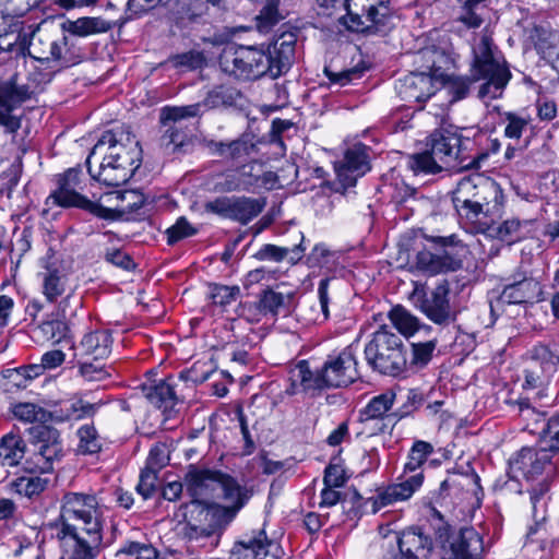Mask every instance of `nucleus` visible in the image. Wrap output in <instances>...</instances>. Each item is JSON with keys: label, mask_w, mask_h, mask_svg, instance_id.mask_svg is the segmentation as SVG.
<instances>
[{"label": "nucleus", "mask_w": 559, "mask_h": 559, "mask_svg": "<svg viewBox=\"0 0 559 559\" xmlns=\"http://www.w3.org/2000/svg\"><path fill=\"white\" fill-rule=\"evenodd\" d=\"M105 507L94 493L66 492L61 499L56 538L59 545L100 552Z\"/></svg>", "instance_id": "nucleus-1"}, {"label": "nucleus", "mask_w": 559, "mask_h": 559, "mask_svg": "<svg viewBox=\"0 0 559 559\" xmlns=\"http://www.w3.org/2000/svg\"><path fill=\"white\" fill-rule=\"evenodd\" d=\"M296 41L294 33H284L266 50L253 46L226 47L219 56V67L237 79H276L290 69Z\"/></svg>", "instance_id": "nucleus-2"}, {"label": "nucleus", "mask_w": 559, "mask_h": 559, "mask_svg": "<svg viewBox=\"0 0 559 559\" xmlns=\"http://www.w3.org/2000/svg\"><path fill=\"white\" fill-rule=\"evenodd\" d=\"M471 72L475 81H484L478 90L480 99H497L502 96L511 79V72L493 45L492 38L487 34H481L473 46Z\"/></svg>", "instance_id": "nucleus-3"}, {"label": "nucleus", "mask_w": 559, "mask_h": 559, "mask_svg": "<svg viewBox=\"0 0 559 559\" xmlns=\"http://www.w3.org/2000/svg\"><path fill=\"white\" fill-rule=\"evenodd\" d=\"M185 486L192 499L205 501L212 497H223L227 502L237 501L238 508H242L250 498L248 490L240 487L230 476L194 466H190L187 472Z\"/></svg>", "instance_id": "nucleus-4"}, {"label": "nucleus", "mask_w": 559, "mask_h": 559, "mask_svg": "<svg viewBox=\"0 0 559 559\" xmlns=\"http://www.w3.org/2000/svg\"><path fill=\"white\" fill-rule=\"evenodd\" d=\"M368 365L382 374L399 376L406 366V349L402 338L383 325L365 347Z\"/></svg>", "instance_id": "nucleus-5"}, {"label": "nucleus", "mask_w": 559, "mask_h": 559, "mask_svg": "<svg viewBox=\"0 0 559 559\" xmlns=\"http://www.w3.org/2000/svg\"><path fill=\"white\" fill-rule=\"evenodd\" d=\"M230 506L222 507L204 500L192 499L183 506V516L190 531V537H209L225 527L241 509L237 501Z\"/></svg>", "instance_id": "nucleus-6"}, {"label": "nucleus", "mask_w": 559, "mask_h": 559, "mask_svg": "<svg viewBox=\"0 0 559 559\" xmlns=\"http://www.w3.org/2000/svg\"><path fill=\"white\" fill-rule=\"evenodd\" d=\"M38 25L34 26V33H28L27 55L39 61H53L59 68H66L81 61L82 55L69 47V38L62 36L53 39L48 34H36Z\"/></svg>", "instance_id": "nucleus-7"}, {"label": "nucleus", "mask_w": 559, "mask_h": 559, "mask_svg": "<svg viewBox=\"0 0 559 559\" xmlns=\"http://www.w3.org/2000/svg\"><path fill=\"white\" fill-rule=\"evenodd\" d=\"M201 116V105L166 106L160 109L159 122L164 129L160 143L173 152L180 151L189 141L182 121Z\"/></svg>", "instance_id": "nucleus-8"}, {"label": "nucleus", "mask_w": 559, "mask_h": 559, "mask_svg": "<svg viewBox=\"0 0 559 559\" xmlns=\"http://www.w3.org/2000/svg\"><path fill=\"white\" fill-rule=\"evenodd\" d=\"M35 438L32 454L26 461L27 468L32 474L50 473L63 455L60 435L56 429L41 426L36 429Z\"/></svg>", "instance_id": "nucleus-9"}, {"label": "nucleus", "mask_w": 559, "mask_h": 559, "mask_svg": "<svg viewBox=\"0 0 559 559\" xmlns=\"http://www.w3.org/2000/svg\"><path fill=\"white\" fill-rule=\"evenodd\" d=\"M80 174L81 171L75 168L66 171L58 180L59 188L49 195L48 201L51 200L53 204L63 207H80L97 217L109 219L112 212L110 209L98 202H93L75 191L80 181Z\"/></svg>", "instance_id": "nucleus-10"}, {"label": "nucleus", "mask_w": 559, "mask_h": 559, "mask_svg": "<svg viewBox=\"0 0 559 559\" xmlns=\"http://www.w3.org/2000/svg\"><path fill=\"white\" fill-rule=\"evenodd\" d=\"M449 294V283L443 281L430 293L416 289L413 294V300L415 307L430 321L439 325H447L455 320V312L450 305Z\"/></svg>", "instance_id": "nucleus-11"}, {"label": "nucleus", "mask_w": 559, "mask_h": 559, "mask_svg": "<svg viewBox=\"0 0 559 559\" xmlns=\"http://www.w3.org/2000/svg\"><path fill=\"white\" fill-rule=\"evenodd\" d=\"M141 147L139 141L124 128L105 132L97 143L94 145L93 151L90 154V158L99 155H116V160H121L123 156H132L131 165L140 167L141 164Z\"/></svg>", "instance_id": "nucleus-12"}, {"label": "nucleus", "mask_w": 559, "mask_h": 559, "mask_svg": "<svg viewBox=\"0 0 559 559\" xmlns=\"http://www.w3.org/2000/svg\"><path fill=\"white\" fill-rule=\"evenodd\" d=\"M36 92L35 85L20 83L16 75L0 83V124L8 132L13 133L21 127L20 119L10 112Z\"/></svg>", "instance_id": "nucleus-13"}, {"label": "nucleus", "mask_w": 559, "mask_h": 559, "mask_svg": "<svg viewBox=\"0 0 559 559\" xmlns=\"http://www.w3.org/2000/svg\"><path fill=\"white\" fill-rule=\"evenodd\" d=\"M437 539L442 547L450 545L442 559H479L484 550L483 538L473 527H463L454 536L448 527L439 528Z\"/></svg>", "instance_id": "nucleus-14"}, {"label": "nucleus", "mask_w": 559, "mask_h": 559, "mask_svg": "<svg viewBox=\"0 0 559 559\" xmlns=\"http://www.w3.org/2000/svg\"><path fill=\"white\" fill-rule=\"evenodd\" d=\"M462 136L453 131L441 129L433 131L427 146L444 168H468L471 163L464 164L461 158Z\"/></svg>", "instance_id": "nucleus-15"}, {"label": "nucleus", "mask_w": 559, "mask_h": 559, "mask_svg": "<svg viewBox=\"0 0 559 559\" xmlns=\"http://www.w3.org/2000/svg\"><path fill=\"white\" fill-rule=\"evenodd\" d=\"M118 157V154L104 155L97 170H94L91 166L92 158L88 156L86 164L91 177L108 187H118L128 182L139 167L131 165L132 156H123L119 162L114 159Z\"/></svg>", "instance_id": "nucleus-16"}, {"label": "nucleus", "mask_w": 559, "mask_h": 559, "mask_svg": "<svg viewBox=\"0 0 559 559\" xmlns=\"http://www.w3.org/2000/svg\"><path fill=\"white\" fill-rule=\"evenodd\" d=\"M551 459V454L545 448H523L518 455L510 461V468L513 472H521L527 479H534L543 473H546V476L549 477L555 475L556 472V464Z\"/></svg>", "instance_id": "nucleus-17"}, {"label": "nucleus", "mask_w": 559, "mask_h": 559, "mask_svg": "<svg viewBox=\"0 0 559 559\" xmlns=\"http://www.w3.org/2000/svg\"><path fill=\"white\" fill-rule=\"evenodd\" d=\"M280 546L276 542L269 539L265 532L260 530L250 535H245L236 542L229 559H266L278 558Z\"/></svg>", "instance_id": "nucleus-18"}, {"label": "nucleus", "mask_w": 559, "mask_h": 559, "mask_svg": "<svg viewBox=\"0 0 559 559\" xmlns=\"http://www.w3.org/2000/svg\"><path fill=\"white\" fill-rule=\"evenodd\" d=\"M559 365V354L544 345L534 347L530 352L527 367L525 368V385L534 389L543 384L546 377L556 370Z\"/></svg>", "instance_id": "nucleus-19"}, {"label": "nucleus", "mask_w": 559, "mask_h": 559, "mask_svg": "<svg viewBox=\"0 0 559 559\" xmlns=\"http://www.w3.org/2000/svg\"><path fill=\"white\" fill-rule=\"evenodd\" d=\"M356 359L350 349H344L337 357L323 365L322 372L329 388L346 386L358 377Z\"/></svg>", "instance_id": "nucleus-20"}, {"label": "nucleus", "mask_w": 559, "mask_h": 559, "mask_svg": "<svg viewBox=\"0 0 559 559\" xmlns=\"http://www.w3.org/2000/svg\"><path fill=\"white\" fill-rule=\"evenodd\" d=\"M423 481V472L409 476L403 474L402 481L388 486L372 498V512L376 513L383 507L409 499L421 487Z\"/></svg>", "instance_id": "nucleus-21"}, {"label": "nucleus", "mask_w": 559, "mask_h": 559, "mask_svg": "<svg viewBox=\"0 0 559 559\" xmlns=\"http://www.w3.org/2000/svg\"><path fill=\"white\" fill-rule=\"evenodd\" d=\"M396 91L408 103H423L435 95V80L426 71L412 72L399 81Z\"/></svg>", "instance_id": "nucleus-22"}, {"label": "nucleus", "mask_w": 559, "mask_h": 559, "mask_svg": "<svg viewBox=\"0 0 559 559\" xmlns=\"http://www.w3.org/2000/svg\"><path fill=\"white\" fill-rule=\"evenodd\" d=\"M112 338L108 331L98 330L85 334L75 347L76 356L95 361L107 358L111 353Z\"/></svg>", "instance_id": "nucleus-23"}, {"label": "nucleus", "mask_w": 559, "mask_h": 559, "mask_svg": "<svg viewBox=\"0 0 559 559\" xmlns=\"http://www.w3.org/2000/svg\"><path fill=\"white\" fill-rule=\"evenodd\" d=\"M397 544L402 556L394 559H428L432 549L431 539L416 528L403 532Z\"/></svg>", "instance_id": "nucleus-24"}, {"label": "nucleus", "mask_w": 559, "mask_h": 559, "mask_svg": "<svg viewBox=\"0 0 559 559\" xmlns=\"http://www.w3.org/2000/svg\"><path fill=\"white\" fill-rule=\"evenodd\" d=\"M540 293L538 282L533 278H523L507 285L498 299L497 307L521 305L533 301Z\"/></svg>", "instance_id": "nucleus-25"}, {"label": "nucleus", "mask_w": 559, "mask_h": 559, "mask_svg": "<svg viewBox=\"0 0 559 559\" xmlns=\"http://www.w3.org/2000/svg\"><path fill=\"white\" fill-rule=\"evenodd\" d=\"M415 264L419 271L427 275L452 272L461 267V261L447 251L440 254H435L427 250L418 251Z\"/></svg>", "instance_id": "nucleus-26"}, {"label": "nucleus", "mask_w": 559, "mask_h": 559, "mask_svg": "<svg viewBox=\"0 0 559 559\" xmlns=\"http://www.w3.org/2000/svg\"><path fill=\"white\" fill-rule=\"evenodd\" d=\"M9 31L0 33V52H13L16 56L26 53L28 33H34V25H25L23 21L15 20L9 23Z\"/></svg>", "instance_id": "nucleus-27"}, {"label": "nucleus", "mask_w": 559, "mask_h": 559, "mask_svg": "<svg viewBox=\"0 0 559 559\" xmlns=\"http://www.w3.org/2000/svg\"><path fill=\"white\" fill-rule=\"evenodd\" d=\"M283 305L284 295L282 293L266 289L263 290L257 302L246 306L243 311L247 312L246 316L249 321L259 322L261 317L277 316L278 309L283 307Z\"/></svg>", "instance_id": "nucleus-28"}, {"label": "nucleus", "mask_w": 559, "mask_h": 559, "mask_svg": "<svg viewBox=\"0 0 559 559\" xmlns=\"http://www.w3.org/2000/svg\"><path fill=\"white\" fill-rule=\"evenodd\" d=\"M64 32L79 37L106 33L111 23L100 16H84L76 20H67L61 24Z\"/></svg>", "instance_id": "nucleus-29"}, {"label": "nucleus", "mask_w": 559, "mask_h": 559, "mask_svg": "<svg viewBox=\"0 0 559 559\" xmlns=\"http://www.w3.org/2000/svg\"><path fill=\"white\" fill-rule=\"evenodd\" d=\"M97 404L85 402L81 399L66 402L59 408L49 412V419L56 423L67 420H80L91 417L96 413Z\"/></svg>", "instance_id": "nucleus-30"}, {"label": "nucleus", "mask_w": 559, "mask_h": 559, "mask_svg": "<svg viewBox=\"0 0 559 559\" xmlns=\"http://www.w3.org/2000/svg\"><path fill=\"white\" fill-rule=\"evenodd\" d=\"M143 396L155 407L167 412L177 401L173 385L167 381L155 384H144L141 388Z\"/></svg>", "instance_id": "nucleus-31"}, {"label": "nucleus", "mask_w": 559, "mask_h": 559, "mask_svg": "<svg viewBox=\"0 0 559 559\" xmlns=\"http://www.w3.org/2000/svg\"><path fill=\"white\" fill-rule=\"evenodd\" d=\"M300 243L289 248V247H280L275 245H264L261 249L255 253V258L260 261H274L281 262L285 259H288L289 262L296 263L298 262L305 249L301 243L304 240V236L299 233Z\"/></svg>", "instance_id": "nucleus-32"}, {"label": "nucleus", "mask_w": 559, "mask_h": 559, "mask_svg": "<svg viewBox=\"0 0 559 559\" xmlns=\"http://www.w3.org/2000/svg\"><path fill=\"white\" fill-rule=\"evenodd\" d=\"M26 444L14 432L7 433L0 440V462L3 466H16L25 455Z\"/></svg>", "instance_id": "nucleus-33"}, {"label": "nucleus", "mask_w": 559, "mask_h": 559, "mask_svg": "<svg viewBox=\"0 0 559 559\" xmlns=\"http://www.w3.org/2000/svg\"><path fill=\"white\" fill-rule=\"evenodd\" d=\"M102 199H105V202L110 204L111 206H107L110 209L111 217H114L115 211L118 212H133L142 207L144 201L143 195L134 190L129 191H114L104 194Z\"/></svg>", "instance_id": "nucleus-34"}, {"label": "nucleus", "mask_w": 559, "mask_h": 559, "mask_svg": "<svg viewBox=\"0 0 559 559\" xmlns=\"http://www.w3.org/2000/svg\"><path fill=\"white\" fill-rule=\"evenodd\" d=\"M292 380L299 382L305 391L322 390L328 386L322 369L313 372L306 360L299 361L292 370Z\"/></svg>", "instance_id": "nucleus-35"}, {"label": "nucleus", "mask_w": 559, "mask_h": 559, "mask_svg": "<svg viewBox=\"0 0 559 559\" xmlns=\"http://www.w3.org/2000/svg\"><path fill=\"white\" fill-rule=\"evenodd\" d=\"M43 293L47 300L53 302L62 296L68 287L67 275L57 267L47 266L41 273Z\"/></svg>", "instance_id": "nucleus-36"}, {"label": "nucleus", "mask_w": 559, "mask_h": 559, "mask_svg": "<svg viewBox=\"0 0 559 559\" xmlns=\"http://www.w3.org/2000/svg\"><path fill=\"white\" fill-rule=\"evenodd\" d=\"M265 202L260 199L234 197L230 219L248 224L263 210Z\"/></svg>", "instance_id": "nucleus-37"}, {"label": "nucleus", "mask_w": 559, "mask_h": 559, "mask_svg": "<svg viewBox=\"0 0 559 559\" xmlns=\"http://www.w3.org/2000/svg\"><path fill=\"white\" fill-rule=\"evenodd\" d=\"M478 231L486 233L508 245H512L522 237L521 223L518 219H507L499 225H480Z\"/></svg>", "instance_id": "nucleus-38"}, {"label": "nucleus", "mask_w": 559, "mask_h": 559, "mask_svg": "<svg viewBox=\"0 0 559 559\" xmlns=\"http://www.w3.org/2000/svg\"><path fill=\"white\" fill-rule=\"evenodd\" d=\"M396 394L388 390L372 397L366 407L361 411V420L381 419L391 409Z\"/></svg>", "instance_id": "nucleus-39"}, {"label": "nucleus", "mask_w": 559, "mask_h": 559, "mask_svg": "<svg viewBox=\"0 0 559 559\" xmlns=\"http://www.w3.org/2000/svg\"><path fill=\"white\" fill-rule=\"evenodd\" d=\"M436 156L428 148L421 153L413 154L408 157V168L415 174L435 175L444 169L441 163L436 160Z\"/></svg>", "instance_id": "nucleus-40"}, {"label": "nucleus", "mask_w": 559, "mask_h": 559, "mask_svg": "<svg viewBox=\"0 0 559 559\" xmlns=\"http://www.w3.org/2000/svg\"><path fill=\"white\" fill-rule=\"evenodd\" d=\"M486 188L478 189L477 185L471 178H463L459 181L453 191L452 202L454 207L469 204L472 201L485 198Z\"/></svg>", "instance_id": "nucleus-41"}, {"label": "nucleus", "mask_w": 559, "mask_h": 559, "mask_svg": "<svg viewBox=\"0 0 559 559\" xmlns=\"http://www.w3.org/2000/svg\"><path fill=\"white\" fill-rule=\"evenodd\" d=\"M165 4L177 21H192L201 14L203 0H167Z\"/></svg>", "instance_id": "nucleus-42"}, {"label": "nucleus", "mask_w": 559, "mask_h": 559, "mask_svg": "<svg viewBox=\"0 0 559 559\" xmlns=\"http://www.w3.org/2000/svg\"><path fill=\"white\" fill-rule=\"evenodd\" d=\"M345 8L347 11L345 24L353 32H366L370 28L365 15L364 0H346Z\"/></svg>", "instance_id": "nucleus-43"}, {"label": "nucleus", "mask_w": 559, "mask_h": 559, "mask_svg": "<svg viewBox=\"0 0 559 559\" xmlns=\"http://www.w3.org/2000/svg\"><path fill=\"white\" fill-rule=\"evenodd\" d=\"M395 329L405 336L413 335L419 329V320L402 306H395L389 313Z\"/></svg>", "instance_id": "nucleus-44"}, {"label": "nucleus", "mask_w": 559, "mask_h": 559, "mask_svg": "<svg viewBox=\"0 0 559 559\" xmlns=\"http://www.w3.org/2000/svg\"><path fill=\"white\" fill-rule=\"evenodd\" d=\"M342 163L354 169L356 174L364 176L370 169L369 147L364 144H355L346 151Z\"/></svg>", "instance_id": "nucleus-45"}, {"label": "nucleus", "mask_w": 559, "mask_h": 559, "mask_svg": "<svg viewBox=\"0 0 559 559\" xmlns=\"http://www.w3.org/2000/svg\"><path fill=\"white\" fill-rule=\"evenodd\" d=\"M433 447L426 441H416L411 449L408 461L404 465V475H413L420 472L427 457L432 453Z\"/></svg>", "instance_id": "nucleus-46"}, {"label": "nucleus", "mask_w": 559, "mask_h": 559, "mask_svg": "<svg viewBox=\"0 0 559 559\" xmlns=\"http://www.w3.org/2000/svg\"><path fill=\"white\" fill-rule=\"evenodd\" d=\"M485 0H466L462 7L459 21L471 28H477L483 23V13L485 11Z\"/></svg>", "instance_id": "nucleus-47"}, {"label": "nucleus", "mask_w": 559, "mask_h": 559, "mask_svg": "<svg viewBox=\"0 0 559 559\" xmlns=\"http://www.w3.org/2000/svg\"><path fill=\"white\" fill-rule=\"evenodd\" d=\"M241 191H252L261 188L262 179V165L249 164L243 165L238 169Z\"/></svg>", "instance_id": "nucleus-48"}, {"label": "nucleus", "mask_w": 559, "mask_h": 559, "mask_svg": "<svg viewBox=\"0 0 559 559\" xmlns=\"http://www.w3.org/2000/svg\"><path fill=\"white\" fill-rule=\"evenodd\" d=\"M12 413L17 419L25 423H45L49 420V412L34 403L15 404L12 408Z\"/></svg>", "instance_id": "nucleus-49"}, {"label": "nucleus", "mask_w": 559, "mask_h": 559, "mask_svg": "<svg viewBox=\"0 0 559 559\" xmlns=\"http://www.w3.org/2000/svg\"><path fill=\"white\" fill-rule=\"evenodd\" d=\"M117 556L119 559H158V551L150 544L130 542Z\"/></svg>", "instance_id": "nucleus-50"}, {"label": "nucleus", "mask_w": 559, "mask_h": 559, "mask_svg": "<svg viewBox=\"0 0 559 559\" xmlns=\"http://www.w3.org/2000/svg\"><path fill=\"white\" fill-rule=\"evenodd\" d=\"M488 202L486 201V198L474 200L469 204L456 206L457 213L466 218L468 222L475 225V230L478 231V227L480 225L488 224L487 222H483L481 218L486 217V212L484 210V206L487 205Z\"/></svg>", "instance_id": "nucleus-51"}, {"label": "nucleus", "mask_w": 559, "mask_h": 559, "mask_svg": "<svg viewBox=\"0 0 559 559\" xmlns=\"http://www.w3.org/2000/svg\"><path fill=\"white\" fill-rule=\"evenodd\" d=\"M13 556L22 559H38L40 549L37 543L26 535H17L12 540Z\"/></svg>", "instance_id": "nucleus-52"}, {"label": "nucleus", "mask_w": 559, "mask_h": 559, "mask_svg": "<svg viewBox=\"0 0 559 559\" xmlns=\"http://www.w3.org/2000/svg\"><path fill=\"white\" fill-rule=\"evenodd\" d=\"M417 61L425 62V69L428 75L435 80L436 78L442 76L440 72L441 66L440 60L444 58L443 52L436 47H428L417 52Z\"/></svg>", "instance_id": "nucleus-53"}, {"label": "nucleus", "mask_w": 559, "mask_h": 559, "mask_svg": "<svg viewBox=\"0 0 559 559\" xmlns=\"http://www.w3.org/2000/svg\"><path fill=\"white\" fill-rule=\"evenodd\" d=\"M80 439L78 450L83 454L97 453L102 445L96 429L93 426L85 425L78 431Z\"/></svg>", "instance_id": "nucleus-54"}, {"label": "nucleus", "mask_w": 559, "mask_h": 559, "mask_svg": "<svg viewBox=\"0 0 559 559\" xmlns=\"http://www.w3.org/2000/svg\"><path fill=\"white\" fill-rule=\"evenodd\" d=\"M473 82L474 78L468 76H450L445 82V91L451 97V103L465 98Z\"/></svg>", "instance_id": "nucleus-55"}, {"label": "nucleus", "mask_w": 559, "mask_h": 559, "mask_svg": "<svg viewBox=\"0 0 559 559\" xmlns=\"http://www.w3.org/2000/svg\"><path fill=\"white\" fill-rule=\"evenodd\" d=\"M29 0H0V16L4 21L20 20L29 9Z\"/></svg>", "instance_id": "nucleus-56"}, {"label": "nucleus", "mask_w": 559, "mask_h": 559, "mask_svg": "<svg viewBox=\"0 0 559 559\" xmlns=\"http://www.w3.org/2000/svg\"><path fill=\"white\" fill-rule=\"evenodd\" d=\"M236 93L234 91H224L223 87L215 88L210 91L206 97L194 105H201V115L206 109L216 108L224 105H230L234 103V95Z\"/></svg>", "instance_id": "nucleus-57"}, {"label": "nucleus", "mask_w": 559, "mask_h": 559, "mask_svg": "<svg viewBox=\"0 0 559 559\" xmlns=\"http://www.w3.org/2000/svg\"><path fill=\"white\" fill-rule=\"evenodd\" d=\"M28 370L27 368L8 369L0 378V385L5 391H10L14 386L26 388L27 381L34 378Z\"/></svg>", "instance_id": "nucleus-58"}, {"label": "nucleus", "mask_w": 559, "mask_h": 559, "mask_svg": "<svg viewBox=\"0 0 559 559\" xmlns=\"http://www.w3.org/2000/svg\"><path fill=\"white\" fill-rule=\"evenodd\" d=\"M211 146L222 157L233 160L243 158V155H247L249 150L247 143L241 141H233L230 143L212 142Z\"/></svg>", "instance_id": "nucleus-59"}, {"label": "nucleus", "mask_w": 559, "mask_h": 559, "mask_svg": "<svg viewBox=\"0 0 559 559\" xmlns=\"http://www.w3.org/2000/svg\"><path fill=\"white\" fill-rule=\"evenodd\" d=\"M504 120L507 126L504 128V135L509 139L519 140L523 131L527 128L530 119L519 116L514 112H504Z\"/></svg>", "instance_id": "nucleus-60"}, {"label": "nucleus", "mask_w": 559, "mask_h": 559, "mask_svg": "<svg viewBox=\"0 0 559 559\" xmlns=\"http://www.w3.org/2000/svg\"><path fill=\"white\" fill-rule=\"evenodd\" d=\"M542 440L549 447V450H559V415L548 419L542 430L538 431Z\"/></svg>", "instance_id": "nucleus-61"}, {"label": "nucleus", "mask_w": 559, "mask_h": 559, "mask_svg": "<svg viewBox=\"0 0 559 559\" xmlns=\"http://www.w3.org/2000/svg\"><path fill=\"white\" fill-rule=\"evenodd\" d=\"M239 178L238 169L221 174L215 178L213 190L221 193L241 191Z\"/></svg>", "instance_id": "nucleus-62"}, {"label": "nucleus", "mask_w": 559, "mask_h": 559, "mask_svg": "<svg viewBox=\"0 0 559 559\" xmlns=\"http://www.w3.org/2000/svg\"><path fill=\"white\" fill-rule=\"evenodd\" d=\"M157 478V473L152 468H144L141 472L136 491L143 497L144 500L150 499L154 495L156 490Z\"/></svg>", "instance_id": "nucleus-63"}, {"label": "nucleus", "mask_w": 559, "mask_h": 559, "mask_svg": "<svg viewBox=\"0 0 559 559\" xmlns=\"http://www.w3.org/2000/svg\"><path fill=\"white\" fill-rule=\"evenodd\" d=\"M48 485V479L36 475L21 477L17 484L19 490L23 491L27 497L39 495Z\"/></svg>", "instance_id": "nucleus-64"}]
</instances>
